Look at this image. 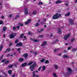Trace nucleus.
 <instances>
[{"mask_svg": "<svg viewBox=\"0 0 77 77\" xmlns=\"http://www.w3.org/2000/svg\"><path fill=\"white\" fill-rule=\"evenodd\" d=\"M39 68H45V66H43L42 67V66H41L39 67Z\"/></svg>", "mask_w": 77, "mask_h": 77, "instance_id": "0e129e2a", "label": "nucleus"}, {"mask_svg": "<svg viewBox=\"0 0 77 77\" xmlns=\"http://www.w3.org/2000/svg\"><path fill=\"white\" fill-rule=\"evenodd\" d=\"M70 15V13L68 12L65 15V17H69Z\"/></svg>", "mask_w": 77, "mask_h": 77, "instance_id": "412c9836", "label": "nucleus"}, {"mask_svg": "<svg viewBox=\"0 0 77 77\" xmlns=\"http://www.w3.org/2000/svg\"><path fill=\"white\" fill-rule=\"evenodd\" d=\"M25 15L28 14V13H29V12L27 11V8H25Z\"/></svg>", "mask_w": 77, "mask_h": 77, "instance_id": "f8f14e48", "label": "nucleus"}, {"mask_svg": "<svg viewBox=\"0 0 77 77\" xmlns=\"http://www.w3.org/2000/svg\"><path fill=\"white\" fill-rule=\"evenodd\" d=\"M20 26H17V29H20Z\"/></svg>", "mask_w": 77, "mask_h": 77, "instance_id": "bf43d9fd", "label": "nucleus"}, {"mask_svg": "<svg viewBox=\"0 0 77 77\" xmlns=\"http://www.w3.org/2000/svg\"><path fill=\"white\" fill-rule=\"evenodd\" d=\"M47 44V42L46 41H45L44 42L43 44H42V46H45L46 44Z\"/></svg>", "mask_w": 77, "mask_h": 77, "instance_id": "2eb2a0df", "label": "nucleus"}, {"mask_svg": "<svg viewBox=\"0 0 77 77\" xmlns=\"http://www.w3.org/2000/svg\"><path fill=\"white\" fill-rule=\"evenodd\" d=\"M75 40L74 38H73L71 40V43H72Z\"/></svg>", "mask_w": 77, "mask_h": 77, "instance_id": "58836bf2", "label": "nucleus"}, {"mask_svg": "<svg viewBox=\"0 0 77 77\" xmlns=\"http://www.w3.org/2000/svg\"><path fill=\"white\" fill-rule=\"evenodd\" d=\"M63 58H68L69 57L68 55H64L63 56Z\"/></svg>", "mask_w": 77, "mask_h": 77, "instance_id": "dca6fc26", "label": "nucleus"}, {"mask_svg": "<svg viewBox=\"0 0 77 77\" xmlns=\"http://www.w3.org/2000/svg\"><path fill=\"white\" fill-rule=\"evenodd\" d=\"M24 38H25L24 39H23V41H25V40H26L27 39L26 38V36H25L23 37Z\"/></svg>", "mask_w": 77, "mask_h": 77, "instance_id": "a19ab883", "label": "nucleus"}, {"mask_svg": "<svg viewBox=\"0 0 77 77\" xmlns=\"http://www.w3.org/2000/svg\"><path fill=\"white\" fill-rule=\"evenodd\" d=\"M1 72H2V73L4 74L5 76H2L0 75V77H7V75L6 74L5 72H3L2 70L1 71Z\"/></svg>", "mask_w": 77, "mask_h": 77, "instance_id": "ddd939ff", "label": "nucleus"}, {"mask_svg": "<svg viewBox=\"0 0 77 77\" xmlns=\"http://www.w3.org/2000/svg\"><path fill=\"white\" fill-rule=\"evenodd\" d=\"M12 71L11 70H10L8 71V72L9 74H12Z\"/></svg>", "mask_w": 77, "mask_h": 77, "instance_id": "bb28decb", "label": "nucleus"}, {"mask_svg": "<svg viewBox=\"0 0 77 77\" xmlns=\"http://www.w3.org/2000/svg\"><path fill=\"white\" fill-rule=\"evenodd\" d=\"M20 18V15H17L15 17V19H16V20H17V18Z\"/></svg>", "mask_w": 77, "mask_h": 77, "instance_id": "c85d7f7f", "label": "nucleus"}, {"mask_svg": "<svg viewBox=\"0 0 77 77\" xmlns=\"http://www.w3.org/2000/svg\"><path fill=\"white\" fill-rule=\"evenodd\" d=\"M71 48H72V47H68L67 48V50H70V49H71Z\"/></svg>", "mask_w": 77, "mask_h": 77, "instance_id": "c03bdc74", "label": "nucleus"}, {"mask_svg": "<svg viewBox=\"0 0 77 77\" xmlns=\"http://www.w3.org/2000/svg\"><path fill=\"white\" fill-rule=\"evenodd\" d=\"M45 63H49V61H48V60H45Z\"/></svg>", "mask_w": 77, "mask_h": 77, "instance_id": "4c0bfd02", "label": "nucleus"}, {"mask_svg": "<svg viewBox=\"0 0 77 77\" xmlns=\"http://www.w3.org/2000/svg\"><path fill=\"white\" fill-rule=\"evenodd\" d=\"M23 45H22V43L21 42L17 44V47H19V46H22Z\"/></svg>", "mask_w": 77, "mask_h": 77, "instance_id": "f3484780", "label": "nucleus"}, {"mask_svg": "<svg viewBox=\"0 0 77 77\" xmlns=\"http://www.w3.org/2000/svg\"><path fill=\"white\" fill-rule=\"evenodd\" d=\"M68 21H69V23L70 25H74V20H73L72 19H69V20H68Z\"/></svg>", "mask_w": 77, "mask_h": 77, "instance_id": "f03ea898", "label": "nucleus"}, {"mask_svg": "<svg viewBox=\"0 0 77 77\" xmlns=\"http://www.w3.org/2000/svg\"><path fill=\"white\" fill-rule=\"evenodd\" d=\"M58 15H59V13H57L56 14L53 15L52 16L53 19V20H56L59 18V16H58Z\"/></svg>", "mask_w": 77, "mask_h": 77, "instance_id": "f257e3e1", "label": "nucleus"}, {"mask_svg": "<svg viewBox=\"0 0 77 77\" xmlns=\"http://www.w3.org/2000/svg\"><path fill=\"white\" fill-rule=\"evenodd\" d=\"M1 18H2V19H3V18H4V16H1Z\"/></svg>", "mask_w": 77, "mask_h": 77, "instance_id": "338daca9", "label": "nucleus"}, {"mask_svg": "<svg viewBox=\"0 0 77 77\" xmlns=\"http://www.w3.org/2000/svg\"><path fill=\"white\" fill-rule=\"evenodd\" d=\"M38 66L36 64V63L35 62H34L33 64L30 66V68H34V67H37Z\"/></svg>", "mask_w": 77, "mask_h": 77, "instance_id": "7ed1b4c3", "label": "nucleus"}, {"mask_svg": "<svg viewBox=\"0 0 77 77\" xmlns=\"http://www.w3.org/2000/svg\"><path fill=\"white\" fill-rule=\"evenodd\" d=\"M44 36V35H41L39 36V37L40 38H43Z\"/></svg>", "mask_w": 77, "mask_h": 77, "instance_id": "3c124183", "label": "nucleus"}, {"mask_svg": "<svg viewBox=\"0 0 77 77\" xmlns=\"http://www.w3.org/2000/svg\"><path fill=\"white\" fill-rule=\"evenodd\" d=\"M45 60V59L43 58V59H42V60H41V62H44Z\"/></svg>", "mask_w": 77, "mask_h": 77, "instance_id": "79ce46f5", "label": "nucleus"}, {"mask_svg": "<svg viewBox=\"0 0 77 77\" xmlns=\"http://www.w3.org/2000/svg\"><path fill=\"white\" fill-rule=\"evenodd\" d=\"M24 34L23 33L20 35V38H23V36H24Z\"/></svg>", "mask_w": 77, "mask_h": 77, "instance_id": "6ab92c4d", "label": "nucleus"}, {"mask_svg": "<svg viewBox=\"0 0 77 77\" xmlns=\"http://www.w3.org/2000/svg\"><path fill=\"white\" fill-rule=\"evenodd\" d=\"M37 13V12L36 10H35L34 11V12H32V14L33 15H35V14H36V13Z\"/></svg>", "mask_w": 77, "mask_h": 77, "instance_id": "b1692460", "label": "nucleus"}, {"mask_svg": "<svg viewBox=\"0 0 77 77\" xmlns=\"http://www.w3.org/2000/svg\"><path fill=\"white\" fill-rule=\"evenodd\" d=\"M16 35H17V34L16 33H14V35H13L14 37L16 36Z\"/></svg>", "mask_w": 77, "mask_h": 77, "instance_id": "052dcab7", "label": "nucleus"}, {"mask_svg": "<svg viewBox=\"0 0 77 77\" xmlns=\"http://www.w3.org/2000/svg\"><path fill=\"white\" fill-rule=\"evenodd\" d=\"M7 30V28L6 27H4L3 28V31H5Z\"/></svg>", "mask_w": 77, "mask_h": 77, "instance_id": "cd10ccee", "label": "nucleus"}, {"mask_svg": "<svg viewBox=\"0 0 77 77\" xmlns=\"http://www.w3.org/2000/svg\"><path fill=\"white\" fill-rule=\"evenodd\" d=\"M14 67H15L16 68L17 67V64L15 63L14 64Z\"/></svg>", "mask_w": 77, "mask_h": 77, "instance_id": "de8ad7c7", "label": "nucleus"}, {"mask_svg": "<svg viewBox=\"0 0 77 77\" xmlns=\"http://www.w3.org/2000/svg\"><path fill=\"white\" fill-rule=\"evenodd\" d=\"M40 69H41L40 70L41 71H44V70H45V68H39L38 70L39 71H40Z\"/></svg>", "mask_w": 77, "mask_h": 77, "instance_id": "0eeeda50", "label": "nucleus"}, {"mask_svg": "<svg viewBox=\"0 0 77 77\" xmlns=\"http://www.w3.org/2000/svg\"><path fill=\"white\" fill-rule=\"evenodd\" d=\"M77 0H75V3H77Z\"/></svg>", "mask_w": 77, "mask_h": 77, "instance_id": "774afa93", "label": "nucleus"}, {"mask_svg": "<svg viewBox=\"0 0 77 77\" xmlns=\"http://www.w3.org/2000/svg\"><path fill=\"white\" fill-rule=\"evenodd\" d=\"M23 56L26 59H27V57H28V54L26 53L24 54L23 55Z\"/></svg>", "mask_w": 77, "mask_h": 77, "instance_id": "423d86ee", "label": "nucleus"}, {"mask_svg": "<svg viewBox=\"0 0 77 77\" xmlns=\"http://www.w3.org/2000/svg\"><path fill=\"white\" fill-rule=\"evenodd\" d=\"M33 63V61H31V62H30L28 64V65H30L32 64Z\"/></svg>", "mask_w": 77, "mask_h": 77, "instance_id": "473e14b6", "label": "nucleus"}, {"mask_svg": "<svg viewBox=\"0 0 77 77\" xmlns=\"http://www.w3.org/2000/svg\"><path fill=\"white\" fill-rule=\"evenodd\" d=\"M19 26H24V24L22 23H18Z\"/></svg>", "mask_w": 77, "mask_h": 77, "instance_id": "393cba45", "label": "nucleus"}, {"mask_svg": "<svg viewBox=\"0 0 77 77\" xmlns=\"http://www.w3.org/2000/svg\"><path fill=\"white\" fill-rule=\"evenodd\" d=\"M54 66L55 68H58V66L56 65H55Z\"/></svg>", "mask_w": 77, "mask_h": 77, "instance_id": "13d9d810", "label": "nucleus"}, {"mask_svg": "<svg viewBox=\"0 0 77 77\" xmlns=\"http://www.w3.org/2000/svg\"><path fill=\"white\" fill-rule=\"evenodd\" d=\"M76 50H77V48H73L72 49V51H75Z\"/></svg>", "mask_w": 77, "mask_h": 77, "instance_id": "72a5a7b5", "label": "nucleus"}, {"mask_svg": "<svg viewBox=\"0 0 77 77\" xmlns=\"http://www.w3.org/2000/svg\"><path fill=\"white\" fill-rule=\"evenodd\" d=\"M30 69H31V71H33V70L34 69V68H30Z\"/></svg>", "mask_w": 77, "mask_h": 77, "instance_id": "8fccbe9b", "label": "nucleus"}, {"mask_svg": "<svg viewBox=\"0 0 77 77\" xmlns=\"http://www.w3.org/2000/svg\"><path fill=\"white\" fill-rule=\"evenodd\" d=\"M35 26L36 27L39 26V23H37L35 24Z\"/></svg>", "mask_w": 77, "mask_h": 77, "instance_id": "2f4dec72", "label": "nucleus"}, {"mask_svg": "<svg viewBox=\"0 0 77 77\" xmlns=\"http://www.w3.org/2000/svg\"><path fill=\"white\" fill-rule=\"evenodd\" d=\"M71 33H69L68 34L66 35L64 37V38L65 40H66V39H67L68 38V37H69Z\"/></svg>", "mask_w": 77, "mask_h": 77, "instance_id": "20e7f679", "label": "nucleus"}, {"mask_svg": "<svg viewBox=\"0 0 77 77\" xmlns=\"http://www.w3.org/2000/svg\"><path fill=\"white\" fill-rule=\"evenodd\" d=\"M26 65H27V63H25L23 64L21 66L22 67H24V66H26Z\"/></svg>", "mask_w": 77, "mask_h": 77, "instance_id": "4468645a", "label": "nucleus"}, {"mask_svg": "<svg viewBox=\"0 0 77 77\" xmlns=\"http://www.w3.org/2000/svg\"><path fill=\"white\" fill-rule=\"evenodd\" d=\"M3 45H1L0 46V50H1V51H2V50L3 49Z\"/></svg>", "mask_w": 77, "mask_h": 77, "instance_id": "c756f323", "label": "nucleus"}, {"mask_svg": "<svg viewBox=\"0 0 77 77\" xmlns=\"http://www.w3.org/2000/svg\"><path fill=\"white\" fill-rule=\"evenodd\" d=\"M13 66H14L13 65H9L8 66V68H12V67H13Z\"/></svg>", "mask_w": 77, "mask_h": 77, "instance_id": "7c9ffc66", "label": "nucleus"}, {"mask_svg": "<svg viewBox=\"0 0 77 77\" xmlns=\"http://www.w3.org/2000/svg\"><path fill=\"white\" fill-rule=\"evenodd\" d=\"M7 56L8 57H9V56H11V57H12V56H13V54L11 55V54H7Z\"/></svg>", "mask_w": 77, "mask_h": 77, "instance_id": "4be33fe9", "label": "nucleus"}, {"mask_svg": "<svg viewBox=\"0 0 77 77\" xmlns=\"http://www.w3.org/2000/svg\"><path fill=\"white\" fill-rule=\"evenodd\" d=\"M3 56H4V55H2L1 56V57L0 59H2V58H3Z\"/></svg>", "mask_w": 77, "mask_h": 77, "instance_id": "5fc2aeb1", "label": "nucleus"}, {"mask_svg": "<svg viewBox=\"0 0 77 77\" xmlns=\"http://www.w3.org/2000/svg\"><path fill=\"white\" fill-rule=\"evenodd\" d=\"M20 50H21V48H19L17 49V51H20Z\"/></svg>", "mask_w": 77, "mask_h": 77, "instance_id": "4d7b16f0", "label": "nucleus"}, {"mask_svg": "<svg viewBox=\"0 0 77 77\" xmlns=\"http://www.w3.org/2000/svg\"><path fill=\"white\" fill-rule=\"evenodd\" d=\"M53 75H54V77H57V75H56V74L55 73H54L53 74Z\"/></svg>", "mask_w": 77, "mask_h": 77, "instance_id": "e433bc0d", "label": "nucleus"}, {"mask_svg": "<svg viewBox=\"0 0 77 77\" xmlns=\"http://www.w3.org/2000/svg\"><path fill=\"white\" fill-rule=\"evenodd\" d=\"M12 45V43H9V46L10 47L11 46V45Z\"/></svg>", "mask_w": 77, "mask_h": 77, "instance_id": "6e6d98bb", "label": "nucleus"}, {"mask_svg": "<svg viewBox=\"0 0 77 77\" xmlns=\"http://www.w3.org/2000/svg\"><path fill=\"white\" fill-rule=\"evenodd\" d=\"M3 23V22L2 20H0V24H2Z\"/></svg>", "mask_w": 77, "mask_h": 77, "instance_id": "49530a36", "label": "nucleus"}, {"mask_svg": "<svg viewBox=\"0 0 77 77\" xmlns=\"http://www.w3.org/2000/svg\"><path fill=\"white\" fill-rule=\"evenodd\" d=\"M46 21H47V20H46V18H44L43 19V21L44 23L46 22Z\"/></svg>", "mask_w": 77, "mask_h": 77, "instance_id": "a18cd8bd", "label": "nucleus"}, {"mask_svg": "<svg viewBox=\"0 0 77 77\" xmlns=\"http://www.w3.org/2000/svg\"><path fill=\"white\" fill-rule=\"evenodd\" d=\"M68 72H67V74H68V75H69V74H70L71 73V71H72V70L71 68H68Z\"/></svg>", "mask_w": 77, "mask_h": 77, "instance_id": "39448f33", "label": "nucleus"}, {"mask_svg": "<svg viewBox=\"0 0 77 77\" xmlns=\"http://www.w3.org/2000/svg\"><path fill=\"white\" fill-rule=\"evenodd\" d=\"M58 29V33H59V34H60L61 33H62V30L60 29L59 27H58L57 28Z\"/></svg>", "mask_w": 77, "mask_h": 77, "instance_id": "6e6552de", "label": "nucleus"}, {"mask_svg": "<svg viewBox=\"0 0 77 77\" xmlns=\"http://www.w3.org/2000/svg\"><path fill=\"white\" fill-rule=\"evenodd\" d=\"M18 41H19V40L18 39H17L15 41V44H17L18 42Z\"/></svg>", "mask_w": 77, "mask_h": 77, "instance_id": "f704fd0d", "label": "nucleus"}, {"mask_svg": "<svg viewBox=\"0 0 77 77\" xmlns=\"http://www.w3.org/2000/svg\"><path fill=\"white\" fill-rule=\"evenodd\" d=\"M43 5V3H42V2H39L38 4V5L39 6V5Z\"/></svg>", "mask_w": 77, "mask_h": 77, "instance_id": "ea45409f", "label": "nucleus"}, {"mask_svg": "<svg viewBox=\"0 0 77 77\" xmlns=\"http://www.w3.org/2000/svg\"><path fill=\"white\" fill-rule=\"evenodd\" d=\"M13 29L14 30H16V27H14L13 28Z\"/></svg>", "mask_w": 77, "mask_h": 77, "instance_id": "864d4df0", "label": "nucleus"}, {"mask_svg": "<svg viewBox=\"0 0 77 77\" xmlns=\"http://www.w3.org/2000/svg\"><path fill=\"white\" fill-rule=\"evenodd\" d=\"M41 19H38V20L37 22L38 23H39V22H41Z\"/></svg>", "mask_w": 77, "mask_h": 77, "instance_id": "603ef678", "label": "nucleus"}, {"mask_svg": "<svg viewBox=\"0 0 77 77\" xmlns=\"http://www.w3.org/2000/svg\"><path fill=\"white\" fill-rule=\"evenodd\" d=\"M6 61V59H4L2 60V62L3 63V62H5Z\"/></svg>", "mask_w": 77, "mask_h": 77, "instance_id": "37998d69", "label": "nucleus"}, {"mask_svg": "<svg viewBox=\"0 0 77 77\" xmlns=\"http://www.w3.org/2000/svg\"><path fill=\"white\" fill-rule=\"evenodd\" d=\"M32 40L33 41H34V42H39V40L32 39Z\"/></svg>", "mask_w": 77, "mask_h": 77, "instance_id": "aec40b11", "label": "nucleus"}, {"mask_svg": "<svg viewBox=\"0 0 77 77\" xmlns=\"http://www.w3.org/2000/svg\"><path fill=\"white\" fill-rule=\"evenodd\" d=\"M31 21V19H29L28 20V22L30 23V22Z\"/></svg>", "mask_w": 77, "mask_h": 77, "instance_id": "680f3d73", "label": "nucleus"}, {"mask_svg": "<svg viewBox=\"0 0 77 77\" xmlns=\"http://www.w3.org/2000/svg\"><path fill=\"white\" fill-rule=\"evenodd\" d=\"M14 36L13 34H10L9 36V38H11V39H13V38H14Z\"/></svg>", "mask_w": 77, "mask_h": 77, "instance_id": "9d476101", "label": "nucleus"}, {"mask_svg": "<svg viewBox=\"0 0 77 77\" xmlns=\"http://www.w3.org/2000/svg\"><path fill=\"white\" fill-rule=\"evenodd\" d=\"M61 14H59V15H58V18H59L60 17H61Z\"/></svg>", "mask_w": 77, "mask_h": 77, "instance_id": "69168bd1", "label": "nucleus"}, {"mask_svg": "<svg viewBox=\"0 0 77 77\" xmlns=\"http://www.w3.org/2000/svg\"><path fill=\"white\" fill-rule=\"evenodd\" d=\"M32 74L33 77H39V75L35 74V72H34Z\"/></svg>", "mask_w": 77, "mask_h": 77, "instance_id": "1a4fd4ad", "label": "nucleus"}, {"mask_svg": "<svg viewBox=\"0 0 77 77\" xmlns=\"http://www.w3.org/2000/svg\"><path fill=\"white\" fill-rule=\"evenodd\" d=\"M11 49H10V48H8L5 50V53H6L7 51H8V52H9L11 51Z\"/></svg>", "mask_w": 77, "mask_h": 77, "instance_id": "9b49d317", "label": "nucleus"}, {"mask_svg": "<svg viewBox=\"0 0 77 77\" xmlns=\"http://www.w3.org/2000/svg\"><path fill=\"white\" fill-rule=\"evenodd\" d=\"M62 2L61 1H58L56 2V4H58L59 3H60Z\"/></svg>", "mask_w": 77, "mask_h": 77, "instance_id": "5701e85b", "label": "nucleus"}, {"mask_svg": "<svg viewBox=\"0 0 77 77\" xmlns=\"http://www.w3.org/2000/svg\"><path fill=\"white\" fill-rule=\"evenodd\" d=\"M29 23V22L28 21H27L26 22H25V24L26 25H27V24H28Z\"/></svg>", "mask_w": 77, "mask_h": 77, "instance_id": "09e8293b", "label": "nucleus"}, {"mask_svg": "<svg viewBox=\"0 0 77 77\" xmlns=\"http://www.w3.org/2000/svg\"><path fill=\"white\" fill-rule=\"evenodd\" d=\"M23 60L24 59L23 58H20L18 59V60L19 61V62H23Z\"/></svg>", "mask_w": 77, "mask_h": 77, "instance_id": "a211bd4d", "label": "nucleus"}, {"mask_svg": "<svg viewBox=\"0 0 77 77\" xmlns=\"http://www.w3.org/2000/svg\"><path fill=\"white\" fill-rule=\"evenodd\" d=\"M44 30V29H41V30L40 31H38V33H40V32H42Z\"/></svg>", "mask_w": 77, "mask_h": 77, "instance_id": "c9c22d12", "label": "nucleus"}, {"mask_svg": "<svg viewBox=\"0 0 77 77\" xmlns=\"http://www.w3.org/2000/svg\"><path fill=\"white\" fill-rule=\"evenodd\" d=\"M56 42H55V41L54 42H53L52 43V44H56Z\"/></svg>", "mask_w": 77, "mask_h": 77, "instance_id": "e2e57ef3", "label": "nucleus"}, {"mask_svg": "<svg viewBox=\"0 0 77 77\" xmlns=\"http://www.w3.org/2000/svg\"><path fill=\"white\" fill-rule=\"evenodd\" d=\"M9 63V60H8L7 61H5V64H8V63Z\"/></svg>", "mask_w": 77, "mask_h": 77, "instance_id": "a878e982", "label": "nucleus"}]
</instances>
